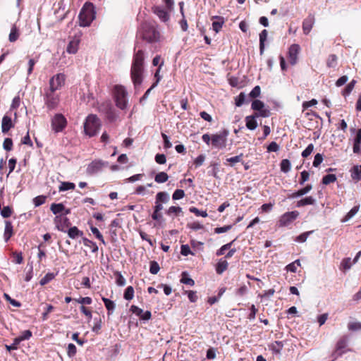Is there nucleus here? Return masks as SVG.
I'll use <instances>...</instances> for the list:
<instances>
[{
    "label": "nucleus",
    "mask_w": 361,
    "mask_h": 361,
    "mask_svg": "<svg viewBox=\"0 0 361 361\" xmlns=\"http://www.w3.org/2000/svg\"><path fill=\"white\" fill-rule=\"evenodd\" d=\"M260 87L259 85H257L250 91V92L249 93V97L250 98L257 99L256 98H257L260 95Z\"/></svg>",
    "instance_id": "052dcab7"
},
{
    "label": "nucleus",
    "mask_w": 361,
    "mask_h": 361,
    "mask_svg": "<svg viewBox=\"0 0 361 361\" xmlns=\"http://www.w3.org/2000/svg\"><path fill=\"white\" fill-rule=\"evenodd\" d=\"M168 179V174L164 171L158 173L154 177V180L158 183H164L166 182Z\"/></svg>",
    "instance_id": "4c0bfd02"
},
{
    "label": "nucleus",
    "mask_w": 361,
    "mask_h": 361,
    "mask_svg": "<svg viewBox=\"0 0 361 361\" xmlns=\"http://www.w3.org/2000/svg\"><path fill=\"white\" fill-rule=\"evenodd\" d=\"M138 33L144 40L149 43L157 42L160 38V33L157 30L155 25L149 22L142 23Z\"/></svg>",
    "instance_id": "f03ea898"
},
{
    "label": "nucleus",
    "mask_w": 361,
    "mask_h": 361,
    "mask_svg": "<svg viewBox=\"0 0 361 361\" xmlns=\"http://www.w3.org/2000/svg\"><path fill=\"white\" fill-rule=\"evenodd\" d=\"M18 37H19L18 30L15 25H13L11 27V32L9 34V37H8V39L11 42H14L18 39Z\"/></svg>",
    "instance_id": "a19ab883"
},
{
    "label": "nucleus",
    "mask_w": 361,
    "mask_h": 361,
    "mask_svg": "<svg viewBox=\"0 0 361 361\" xmlns=\"http://www.w3.org/2000/svg\"><path fill=\"white\" fill-rule=\"evenodd\" d=\"M189 211L191 213L195 214L197 216H202V217L207 216V213L206 210H200L195 207H190Z\"/></svg>",
    "instance_id": "3c124183"
},
{
    "label": "nucleus",
    "mask_w": 361,
    "mask_h": 361,
    "mask_svg": "<svg viewBox=\"0 0 361 361\" xmlns=\"http://www.w3.org/2000/svg\"><path fill=\"white\" fill-rule=\"evenodd\" d=\"M12 214V209L9 206H5L1 209V215L3 218H8Z\"/></svg>",
    "instance_id": "13d9d810"
},
{
    "label": "nucleus",
    "mask_w": 361,
    "mask_h": 361,
    "mask_svg": "<svg viewBox=\"0 0 361 361\" xmlns=\"http://www.w3.org/2000/svg\"><path fill=\"white\" fill-rule=\"evenodd\" d=\"M109 165L108 161H104L101 159L92 161L87 168V173L89 175H94L102 171L104 167H106Z\"/></svg>",
    "instance_id": "9d476101"
},
{
    "label": "nucleus",
    "mask_w": 361,
    "mask_h": 361,
    "mask_svg": "<svg viewBox=\"0 0 361 361\" xmlns=\"http://www.w3.org/2000/svg\"><path fill=\"white\" fill-rule=\"evenodd\" d=\"M258 115L252 114L250 116H247L245 117V126L247 129L250 130H254L257 127V118H258Z\"/></svg>",
    "instance_id": "dca6fc26"
},
{
    "label": "nucleus",
    "mask_w": 361,
    "mask_h": 361,
    "mask_svg": "<svg viewBox=\"0 0 361 361\" xmlns=\"http://www.w3.org/2000/svg\"><path fill=\"white\" fill-rule=\"evenodd\" d=\"M67 120L61 114H56L51 119V127L55 133H59L66 127Z\"/></svg>",
    "instance_id": "6e6552de"
},
{
    "label": "nucleus",
    "mask_w": 361,
    "mask_h": 361,
    "mask_svg": "<svg viewBox=\"0 0 361 361\" xmlns=\"http://www.w3.org/2000/svg\"><path fill=\"white\" fill-rule=\"evenodd\" d=\"M314 149V145L313 144H309L307 145V147L302 151L301 155L303 158H307V157H309L312 151Z\"/></svg>",
    "instance_id": "338daca9"
},
{
    "label": "nucleus",
    "mask_w": 361,
    "mask_h": 361,
    "mask_svg": "<svg viewBox=\"0 0 361 361\" xmlns=\"http://www.w3.org/2000/svg\"><path fill=\"white\" fill-rule=\"evenodd\" d=\"M154 13L159 17V18L163 22H167L169 20V14L161 6H155L153 8Z\"/></svg>",
    "instance_id": "2eb2a0df"
},
{
    "label": "nucleus",
    "mask_w": 361,
    "mask_h": 361,
    "mask_svg": "<svg viewBox=\"0 0 361 361\" xmlns=\"http://www.w3.org/2000/svg\"><path fill=\"white\" fill-rule=\"evenodd\" d=\"M82 243L85 247L91 248L93 253H96L98 251V246L96 243L87 239V238H82Z\"/></svg>",
    "instance_id": "c9c22d12"
},
{
    "label": "nucleus",
    "mask_w": 361,
    "mask_h": 361,
    "mask_svg": "<svg viewBox=\"0 0 361 361\" xmlns=\"http://www.w3.org/2000/svg\"><path fill=\"white\" fill-rule=\"evenodd\" d=\"M349 337L347 335L341 336L337 341L336 348L338 350L344 351L343 349L348 346Z\"/></svg>",
    "instance_id": "bb28decb"
},
{
    "label": "nucleus",
    "mask_w": 361,
    "mask_h": 361,
    "mask_svg": "<svg viewBox=\"0 0 361 361\" xmlns=\"http://www.w3.org/2000/svg\"><path fill=\"white\" fill-rule=\"evenodd\" d=\"M13 235V226L10 221H5V228L4 233V238L6 243H7Z\"/></svg>",
    "instance_id": "a211bd4d"
},
{
    "label": "nucleus",
    "mask_w": 361,
    "mask_h": 361,
    "mask_svg": "<svg viewBox=\"0 0 361 361\" xmlns=\"http://www.w3.org/2000/svg\"><path fill=\"white\" fill-rule=\"evenodd\" d=\"M268 32L263 30L259 34V54L262 55L264 51V43L267 39Z\"/></svg>",
    "instance_id": "cd10ccee"
},
{
    "label": "nucleus",
    "mask_w": 361,
    "mask_h": 361,
    "mask_svg": "<svg viewBox=\"0 0 361 361\" xmlns=\"http://www.w3.org/2000/svg\"><path fill=\"white\" fill-rule=\"evenodd\" d=\"M337 56L335 54H331L329 56L326 65L329 68H335L337 65Z\"/></svg>",
    "instance_id": "8fccbe9b"
},
{
    "label": "nucleus",
    "mask_w": 361,
    "mask_h": 361,
    "mask_svg": "<svg viewBox=\"0 0 361 361\" xmlns=\"http://www.w3.org/2000/svg\"><path fill=\"white\" fill-rule=\"evenodd\" d=\"M100 119L95 114H89L84 122V132L90 137L97 135L101 128Z\"/></svg>",
    "instance_id": "20e7f679"
},
{
    "label": "nucleus",
    "mask_w": 361,
    "mask_h": 361,
    "mask_svg": "<svg viewBox=\"0 0 361 361\" xmlns=\"http://www.w3.org/2000/svg\"><path fill=\"white\" fill-rule=\"evenodd\" d=\"M251 109L255 111L254 114L259 117L267 118L270 116V110L265 107L264 103L259 99H254L252 102Z\"/></svg>",
    "instance_id": "0eeeda50"
},
{
    "label": "nucleus",
    "mask_w": 361,
    "mask_h": 361,
    "mask_svg": "<svg viewBox=\"0 0 361 361\" xmlns=\"http://www.w3.org/2000/svg\"><path fill=\"white\" fill-rule=\"evenodd\" d=\"M50 209L54 214L59 216L63 213V210H65V206L63 203H52Z\"/></svg>",
    "instance_id": "c85d7f7f"
},
{
    "label": "nucleus",
    "mask_w": 361,
    "mask_h": 361,
    "mask_svg": "<svg viewBox=\"0 0 361 361\" xmlns=\"http://www.w3.org/2000/svg\"><path fill=\"white\" fill-rule=\"evenodd\" d=\"M348 329L353 331L361 330V322H350L348 324Z\"/></svg>",
    "instance_id": "774afa93"
},
{
    "label": "nucleus",
    "mask_w": 361,
    "mask_h": 361,
    "mask_svg": "<svg viewBox=\"0 0 361 361\" xmlns=\"http://www.w3.org/2000/svg\"><path fill=\"white\" fill-rule=\"evenodd\" d=\"M144 52L138 50L133 56L130 70V75L134 85H140L142 82V74L144 72Z\"/></svg>",
    "instance_id": "f257e3e1"
},
{
    "label": "nucleus",
    "mask_w": 361,
    "mask_h": 361,
    "mask_svg": "<svg viewBox=\"0 0 361 361\" xmlns=\"http://www.w3.org/2000/svg\"><path fill=\"white\" fill-rule=\"evenodd\" d=\"M228 264L226 260L221 259L216 265V271L221 274L228 268Z\"/></svg>",
    "instance_id": "72a5a7b5"
},
{
    "label": "nucleus",
    "mask_w": 361,
    "mask_h": 361,
    "mask_svg": "<svg viewBox=\"0 0 361 361\" xmlns=\"http://www.w3.org/2000/svg\"><path fill=\"white\" fill-rule=\"evenodd\" d=\"M75 185L71 182H62L59 187V190L60 192L61 191H67L69 190H74Z\"/></svg>",
    "instance_id": "58836bf2"
},
{
    "label": "nucleus",
    "mask_w": 361,
    "mask_h": 361,
    "mask_svg": "<svg viewBox=\"0 0 361 361\" xmlns=\"http://www.w3.org/2000/svg\"><path fill=\"white\" fill-rule=\"evenodd\" d=\"M243 157V154L241 153L239 155L226 159V161L230 163V165L233 166L235 163L242 162Z\"/></svg>",
    "instance_id": "09e8293b"
},
{
    "label": "nucleus",
    "mask_w": 361,
    "mask_h": 361,
    "mask_svg": "<svg viewBox=\"0 0 361 361\" xmlns=\"http://www.w3.org/2000/svg\"><path fill=\"white\" fill-rule=\"evenodd\" d=\"M315 199L312 196L306 197L297 202L296 206L298 207H304L306 205H313L315 204Z\"/></svg>",
    "instance_id": "c756f323"
},
{
    "label": "nucleus",
    "mask_w": 361,
    "mask_h": 361,
    "mask_svg": "<svg viewBox=\"0 0 361 361\" xmlns=\"http://www.w3.org/2000/svg\"><path fill=\"white\" fill-rule=\"evenodd\" d=\"M249 102V100H246V94L244 92H240L235 98V104L236 106H241L244 103Z\"/></svg>",
    "instance_id": "e433bc0d"
},
{
    "label": "nucleus",
    "mask_w": 361,
    "mask_h": 361,
    "mask_svg": "<svg viewBox=\"0 0 361 361\" xmlns=\"http://www.w3.org/2000/svg\"><path fill=\"white\" fill-rule=\"evenodd\" d=\"M44 102L49 110H53L58 106L59 98L55 92L48 90L44 95Z\"/></svg>",
    "instance_id": "1a4fd4ad"
},
{
    "label": "nucleus",
    "mask_w": 361,
    "mask_h": 361,
    "mask_svg": "<svg viewBox=\"0 0 361 361\" xmlns=\"http://www.w3.org/2000/svg\"><path fill=\"white\" fill-rule=\"evenodd\" d=\"M299 216L298 211H292L284 213L279 221V226L280 227L288 226L293 221H295Z\"/></svg>",
    "instance_id": "9b49d317"
},
{
    "label": "nucleus",
    "mask_w": 361,
    "mask_h": 361,
    "mask_svg": "<svg viewBox=\"0 0 361 361\" xmlns=\"http://www.w3.org/2000/svg\"><path fill=\"white\" fill-rule=\"evenodd\" d=\"M180 283L193 286L195 285L194 280L190 277L189 274L186 271H183L181 274Z\"/></svg>",
    "instance_id": "f704fd0d"
},
{
    "label": "nucleus",
    "mask_w": 361,
    "mask_h": 361,
    "mask_svg": "<svg viewBox=\"0 0 361 361\" xmlns=\"http://www.w3.org/2000/svg\"><path fill=\"white\" fill-rule=\"evenodd\" d=\"M102 300L104 304L106 309L107 310L108 315L109 316L112 314L116 307L115 302L113 300L104 297H102Z\"/></svg>",
    "instance_id": "5701e85b"
},
{
    "label": "nucleus",
    "mask_w": 361,
    "mask_h": 361,
    "mask_svg": "<svg viewBox=\"0 0 361 361\" xmlns=\"http://www.w3.org/2000/svg\"><path fill=\"white\" fill-rule=\"evenodd\" d=\"M32 336V333L30 330H25L23 331L21 334L16 337V338L20 341L22 342L25 340H29Z\"/></svg>",
    "instance_id": "49530a36"
},
{
    "label": "nucleus",
    "mask_w": 361,
    "mask_h": 361,
    "mask_svg": "<svg viewBox=\"0 0 361 361\" xmlns=\"http://www.w3.org/2000/svg\"><path fill=\"white\" fill-rule=\"evenodd\" d=\"M160 269L159 264L156 261H151L149 262V272L152 274H157Z\"/></svg>",
    "instance_id": "864d4df0"
},
{
    "label": "nucleus",
    "mask_w": 361,
    "mask_h": 361,
    "mask_svg": "<svg viewBox=\"0 0 361 361\" xmlns=\"http://www.w3.org/2000/svg\"><path fill=\"white\" fill-rule=\"evenodd\" d=\"M96 12L92 3L86 2L82 8L79 16V25L81 27L90 26L91 23L95 19Z\"/></svg>",
    "instance_id": "7ed1b4c3"
},
{
    "label": "nucleus",
    "mask_w": 361,
    "mask_h": 361,
    "mask_svg": "<svg viewBox=\"0 0 361 361\" xmlns=\"http://www.w3.org/2000/svg\"><path fill=\"white\" fill-rule=\"evenodd\" d=\"M184 196H185V192L183 190L176 189L172 195V199L173 200H178L183 198Z\"/></svg>",
    "instance_id": "4d7b16f0"
},
{
    "label": "nucleus",
    "mask_w": 361,
    "mask_h": 361,
    "mask_svg": "<svg viewBox=\"0 0 361 361\" xmlns=\"http://www.w3.org/2000/svg\"><path fill=\"white\" fill-rule=\"evenodd\" d=\"M70 238L75 239L83 235V232L78 229L77 226H71L66 232Z\"/></svg>",
    "instance_id": "412c9836"
},
{
    "label": "nucleus",
    "mask_w": 361,
    "mask_h": 361,
    "mask_svg": "<svg viewBox=\"0 0 361 361\" xmlns=\"http://www.w3.org/2000/svg\"><path fill=\"white\" fill-rule=\"evenodd\" d=\"M3 147L6 151H11L13 148V140L10 137H6L4 139L3 143Z\"/></svg>",
    "instance_id": "0e129e2a"
},
{
    "label": "nucleus",
    "mask_w": 361,
    "mask_h": 361,
    "mask_svg": "<svg viewBox=\"0 0 361 361\" xmlns=\"http://www.w3.org/2000/svg\"><path fill=\"white\" fill-rule=\"evenodd\" d=\"M360 205L354 206L347 214L341 220L342 223H345L348 221L350 219H352L359 211Z\"/></svg>",
    "instance_id": "7c9ffc66"
},
{
    "label": "nucleus",
    "mask_w": 361,
    "mask_h": 361,
    "mask_svg": "<svg viewBox=\"0 0 361 361\" xmlns=\"http://www.w3.org/2000/svg\"><path fill=\"white\" fill-rule=\"evenodd\" d=\"M229 135V130L226 128L223 129L219 133L212 135V147L222 149L226 147L227 137Z\"/></svg>",
    "instance_id": "423d86ee"
},
{
    "label": "nucleus",
    "mask_w": 361,
    "mask_h": 361,
    "mask_svg": "<svg viewBox=\"0 0 361 361\" xmlns=\"http://www.w3.org/2000/svg\"><path fill=\"white\" fill-rule=\"evenodd\" d=\"M4 297L5 300L6 301H8L13 307H20L21 306V303L19 301H18V300H16L15 299L11 298V296L8 294L4 293Z\"/></svg>",
    "instance_id": "603ef678"
},
{
    "label": "nucleus",
    "mask_w": 361,
    "mask_h": 361,
    "mask_svg": "<svg viewBox=\"0 0 361 361\" xmlns=\"http://www.w3.org/2000/svg\"><path fill=\"white\" fill-rule=\"evenodd\" d=\"M284 346L283 341H276L269 345V349L276 354H280Z\"/></svg>",
    "instance_id": "2f4dec72"
},
{
    "label": "nucleus",
    "mask_w": 361,
    "mask_h": 361,
    "mask_svg": "<svg viewBox=\"0 0 361 361\" xmlns=\"http://www.w3.org/2000/svg\"><path fill=\"white\" fill-rule=\"evenodd\" d=\"M113 97L116 106L121 110H124L128 106V92L126 87L121 85H116L113 88Z\"/></svg>",
    "instance_id": "39448f33"
},
{
    "label": "nucleus",
    "mask_w": 361,
    "mask_h": 361,
    "mask_svg": "<svg viewBox=\"0 0 361 361\" xmlns=\"http://www.w3.org/2000/svg\"><path fill=\"white\" fill-rule=\"evenodd\" d=\"M116 283L119 286H123L126 284V279L121 274V272L117 271L116 274Z\"/></svg>",
    "instance_id": "e2e57ef3"
},
{
    "label": "nucleus",
    "mask_w": 361,
    "mask_h": 361,
    "mask_svg": "<svg viewBox=\"0 0 361 361\" xmlns=\"http://www.w3.org/2000/svg\"><path fill=\"white\" fill-rule=\"evenodd\" d=\"M155 200L161 204L168 203L170 200V195L167 192L161 191L157 192Z\"/></svg>",
    "instance_id": "a878e982"
},
{
    "label": "nucleus",
    "mask_w": 361,
    "mask_h": 361,
    "mask_svg": "<svg viewBox=\"0 0 361 361\" xmlns=\"http://www.w3.org/2000/svg\"><path fill=\"white\" fill-rule=\"evenodd\" d=\"M56 276V274L54 273H47L45 274V276L41 279L39 281V284L41 286H44L47 284L49 282H50L52 279H54Z\"/></svg>",
    "instance_id": "37998d69"
},
{
    "label": "nucleus",
    "mask_w": 361,
    "mask_h": 361,
    "mask_svg": "<svg viewBox=\"0 0 361 361\" xmlns=\"http://www.w3.org/2000/svg\"><path fill=\"white\" fill-rule=\"evenodd\" d=\"M65 82V75L63 73H58L49 80V89L52 92L61 88Z\"/></svg>",
    "instance_id": "f8f14e48"
},
{
    "label": "nucleus",
    "mask_w": 361,
    "mask_h": 361,
    "mask_svg": "<svg viewBox=\"0 0 361 361\" xmlns=\"http://www.w3.org/2000/svg\"><path fill=\"white\" fill-rule=\"evenodd\" d=\"M133 297H134V288L133 286H129L126 288V290L124 291L123 298L126 300H130L133 298Z\"/></svg>",
    "instance_id": "a18cd8bd"
},
{
    "label": "nucleus",
    "mask_w": 361,
    "mask_h": 361,
    "mask_svg": "<svg viewBox=\"0 0 361 361\" xmlns=\"http://www.w3.org/2000/svg\"><path fill=\"white\" fill-rule=\"evenodd\" d=\"M13 127L12 119L10 116L5 115L2 118L1 122V131L6 134L11 128Z\"/></svg>",
    "instance_id": "f3484780"
},
{
    "label": "nucleus",
    "mask_w": 361,
    "mask_h": 361,
    "mask_svg": "<svg viewBox=\"0 0 361 361\" xmlns=\"http://www.w3.org/2000/svg\"><path fill=\"white\" fill-rule=\"evenodd\" d=\"M54 221L56 228L64 233L66 232V228H70L71 225L70 219L63 215L56 216Z\"/></svg>",
    "instance_id": "ddd939ff"
},
{
    "label": "nucleus",
    "mask_w": 361,
    "mask_h": 361,
    "mask_svg": "<svg viewBox=\"0 0 361 361\" xmlns=\"http://www.w3.org/2000/svg\"><path fill=\"white\" fill-rule=\"evenodd\" d=\"M185 294L188 295V298L191 302H197L198 297L197 295V292L195 290H185Z\"/></svg>",
    "instance_id": "bf43d9fd"
},
{
    "label": "nucleus",
    "mask_w": 361,
    "mask_h": 361,
    "mask_svg": "<svg viewBox=\"0 0 361 361\" xmlns=\"http://www.w3.org/2000/svg\"><path fill=\"white\" fill-rule=\"evenodd\" d=\"M352 263L350 257L344 258L341 263V269L348 270L351 268Z\"/></svg>",
    "instance_id": "6e6d98bb"
},
{
    "label": "nucleus",
    "mask_w": 361,
    "mask_h": 361,
    "mask_svg": "<svg viewBox=\"0 0 361 361\" xmlns=\"http://www.w3.org/2000/svg\"><path fill=\"white\" fill-rule=\"evenodd\" d=\"M281 171L283 173H288L291 169L290 161L288 159H284L280 164Z\"/></svg>",
    "instance_id": "ea45409f"
},
{
    "label": "nucleus",
    "mask_w": 361,
    "mask_h": 361,
    "mask_svg": "<svg viewBox=\"0 0 361 361\" xmlns=\"http://www.w3.org/2000/svg\"><path fill=\"white\" fill-rule=\"evenodd\" d=\"M314 24V18L309 16L304 20L302 23V30L305 35H308L311 31Z\"/></svg>",
    "instance_id": "aec40b11"
},
{
    "label": "nucleus",
    "mask_w": 361,
    "mask_h": 361,
    "mask_svg": "<svg viewBox=\"0 0 361 361\" xmlns=\"http://www.w3.org/2000/svg\"><path fill=\"white\" fill-rule=\"evenodd\" d=\"M46 196L39 195L33 199V203L35 207H39L45 202Z\"/></svg>",
    "instance_id": "69168bd1"
},
{
    "label": "nucleus",
    "mask_w": 361,
    "mask_h": 361,
    "mask_svg": "<svg viewBox=\"0 0 361 361\" xmlns=\"http://www.w3.org/2000/svg\"><path fill=\"white\" fill-rule=\"evenodd\" d=\"M312 188V185L307 184L304 188L295 191L291 195V198H298L308 193Z\"/></svg>",
    "instance_id": "b1692460"
},
{
    "label": "nucleus",
    "mask_w": 361,
    "mask_h": 361,
    "mask_svg": "<svg viewBox=\"0 0 361 361\" xmlns=\"http://www.w3.org/2000/svg\"><path fill=\"white\" fill-rule=\"evenodd\" d=\"M234 242V240L227 243V244H225L223 246H221L217 251H216V255L217 256H221V255H223L226 250L230 249V247H231V245L233 244V243Z\"/></svg>",
    "instance_id": "680f3d73"
},
{
    "label": "nucleus",
    "mask_w": 361,
    "mask_h": 361,
    "mask_svg": "<svg viewBox=\"0 0 361 361\" xmlns=\"http://www.w3.org/2000/svg\"><path fill=\"white\" fill-rule=\"evenodd\" d=\"M78 46L79 40L78 39H73L69 42L66 48V51L68 54H74L78 51Z\"/></svg>",
    "instance_id": "393cba45"
},
{
    "label": "nucleus",
    "mask_w": 361,
    "mask_h": 361,
    "mask_svg": "<svg viewBox=\"0 0 361 361\" xmlns=\"http://www.w3.org/2000/svg\"><path fill=\"white\" fill-rule=\"evenodd\" d=\"M94 326L92 329V331L93 332H94L95 334H99L100 332V330L102 329V319L100 317L99 318H94Z\"/></svg>",
    "instance_id": "c03bdc74"
},
{
    "label": "nucleus",
    "mask_w": 361,
    "mask_h": 361,
    "mask_svg": "<svg viewBox=\"0 0 361 361\" xmlns=\"http://www.w3.org/2000/svg\"><path fill=\"white\" fill-rule=\"evenodd\" d=\"M182 212V208L180 207L171 206L166 211V214L169 216L174 214L176 216H178Z\"/></svg>",
    "instance_id": "de8ad7c7"
},
{
    "label": "nucleus",
    "mask_w": 361,
    "mask_h": 361,
    "mask_svg": "<svg viewBox=\"0 0 361 361\" xmlns=\"http://www.w3.org/2000/svg\"><path fill=\"white\" fill-rule=\"evenodd\" d=\"M336 180V176L335 174L329 173L323 176L322 183L324 185H329L331 183H334Z\"/></svg>",
    "instance_id": "79ce46f5"
},
{
    "label": "nucleus",
    "mask_w": 361,
    "mask_h": 361,
    "mask_svg": "<svg viewBox=\"0 0 361 361\" xmlns=\"http://www.w3.org/2000/svg\"><path fill=\"white\" fill-rule=\"evenodd\" d=\"M300 47L297 44H292L288 49V59L291 65H295L297 63L298 54L300 51Z\"/></svg>",
    "instance_id": "4468645a"
},
{
    "label": "nucleus",
    "mask_w": 361,
    "mask_h": 361,
    "mask_svg": "<svg viewBox=\"0 0 361 361\" xmlns=\"http://www.w3.org/2000/svg\"><path fill=\"white\" fill-rule=\"evenodd\" d=\"M212 19L216 20L215 21H213L212 28L215 31V32L218 33L225 23L224 18L222 16H214L212 17Z\"/></svg>",
    "instance_id": "6ab92c4d"
},
{
    "label": "nucleus",
    "mask_w": 361,
    "mask_h": 361,
    "mask_svg": "<svg viewBox=\"0 0 361 361\" xmlns=\"http://www.w3.org/2000/svg\"><path fill=\"white\" fill-rule=\"evenodd\" d=\"M77 353L76 346L73 343H69L67 348V355L68 357H73Z\"/></svg>",
    "instance_id": "5fc2aeb1"
},
{
    "label": "nucleus",
    "mask_w": 361,
    "mask_h": 361,
    "mask_svg": "<svg viewBox=\"0 0 361 361\" xmlns=\"http://www.w3.org/2000/svg\"><path fill=\"white\" fill-rule=\"evenodd\" d=\"M351 177L354 180H361V164L354 166L351 169Z\"/></svg>",
    "instance_id": "473e14b6"
},
{
    "label": "nucleus",
    "mask_w": 361,
    "mask_h": 361,
    "mask_svg": "<svg viewBox=\"0 0 361 361\" xmlns=\"http://www.w3.org/2000/svg\"><path fill=\"white\" fill-rule=\"evenodd\" d=\"M105 114L106 118L109 122H114L118 117V115L116 113L115 109L111 104L108 105V106L106 107Z\"/></svg>",
    "instance_id": "4be33fe9"
}]
</instances>
